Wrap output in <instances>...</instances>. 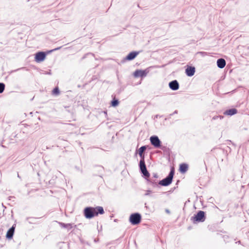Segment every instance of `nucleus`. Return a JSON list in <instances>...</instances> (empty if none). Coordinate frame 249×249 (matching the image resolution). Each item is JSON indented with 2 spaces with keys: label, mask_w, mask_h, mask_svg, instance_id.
<instances>
[{
  "label": "nucleus",
  "mask_w": 249,
  "mask_h": 249,
  "mask_svg": "<svg viewBox=\"0 0 249 249\" xmlns=\"http://www.w3.org/2000/svg\"><path fill=\"white\" fill-rule=\"evenodd\" d=\"M84 215L86 218L90 219L98 214H102L104 213V209L102 207L97 206L96 207H87L84 209Z\"/></svg>",
  "instance_id": "obj_1"
},
{
  "label": "nucleus",
  "mask_w": 249,
  "mask_h": 249,
  "mask_svg": "<svg viewBox=\"0 0 249 249\" xmlns=\"http://www.w3.org/2000/svg\"><path fill=\"white\" fill-rule=\"evenodd\" d=\"M146 147L145 146H142L139 149V155L141 157V160L140 161V168L142 173L143 175L146 178H149L150 175L146 169V167L144 161V156L143 154V152L146 149Z\"/></svg>",
  "instance_id": "obj_2"
},
{
  "label": "nucleus",
  "mask_w": 249,
  "mask_h": 249,
  "mask_svg": "<svg viewBox=\"0 0 249 249\" xmlns=\"http://www.w3.org/2000/svg\"><path fill=\"white\" fill-rule=\"evenodd\" d=\"M174 173V171L171 170L168 176L166 178L160 181L159 184L164 186H166L170 185L172 182Z\"/></svg>",
  "instance_id": "obj_3"
},
{
  "label": "nucleus",
  "mask_w": 249,
  "mask_h": 249,
  "mask_svg": "<svg viewBox=\"0 0 249 249\" xmlns=\"http://www.w3.org/2000/svg\"><path fill=\"white\" fill-rule=\"evenodd\" d=\"M141 215L138 213L132 214L129 217V221L132 225H137L140 223Z\"/></svg>",
  "instance_id": "obj_4"
},
{
  "label": "nucleus",
  "mask_w": 249,
  "mask_h": 249,
  "mask_svg": "<svg viewBox=\"0 0 249 249\" xmlns=\"http://www.w3.org/2000/svg\"><path fill=\"white\" fill-rule=\"evenodd\" d=\"M205 213L203 211H200L199 212L192 218L194 222H203L205 220Z\"/></svg>",
  "instance_id": "obj_5"
},
{
  "label": "nucleus",
  "mask_w": 249,
  "mask_h": 249,
  "mask_svg": "<svg viewBox=\"0 0 249 249\" xmlns=\"http://www.w3.org/2000/svg\"><path fill=\"white\" fill-rule=\"evenodd\" d=\"M151 144L156 148H159L160 146V141L158 136H153L150 138Z\"/></svg>",
  "instance_id": "obj_6"
},
{
  "label": "nucleus",
  "mask_w": 249,
  "mask_h": 249,
  "mask_svg": "<svg viewBox=\"0 0 249 249\" xmlns=\"http://www.w3.org/2000/svg\"><path fill=\"white\" fill-rule=\"evenodd\" d=\"M46 57V54L42 52H40L36 54L35 60L37 62L43 61Z\"/></svg>",
  "instance_id": "obj_7"
},
{
  "label": "nucleus",
  "mask_w": 249,
  "mask_h": 249,
  "mask_svg": "<svg viewBox=\"0 0 249 249\" xmlns=\"http://www.w3.org/2000/svg\"><path fill=\"white\" fill-rule=\"evenodd\" d=\"M196 69L194 67L187 66L185 70V73L188 76H192L194 75Z\"/></svg>",
  "instance_id": "obj_8"
},
{
  "label": "nucleus",
  "mask_w": 249,
  "mask_h": 249,
  "mask_svg": "<svg viewBox=\"0 0 249 249\" xmlns=\"http://www.w3.org/2000/svg\"><path fill=\"white\" fill-rule=\"evenodd\" d=\"M147 74V72L145 71L138 70L134 72V76L135 77H144Z\"/></svg>",
  "instance_id": "obj_9"
},
{
  "label": "nucleus",
  "mask_w": 249,
  "mask_h": 249,
  "mask_svg": "<svg viewBox=\"0 0 249 249\" xmlns=\"http://www.w3.org/2000/svg\"><path fill=\"white\" fill-rule=\"evenodd\" d=\"M169 86L170 88L173 90H176L179 88V84L177 80L170 82L169 84Z\"/></svg>",
  "instance_id": "obj_10"
},
{
  "label": "nucleus",
  "mask_w": 249,
  "mask_h": 249,
  "mask_svg": "<svg viewBox=\"0 0 249 249\" xmlns=\"http://www.w3.org/2000/svg\"><path fill=\"white\" fill-rule=\"evenodd\" d=\"M217 67L220 69L223 68L226 65V61L223 58L218 59L217 61Z\"/></svg>",
  "instance_id": "obj_11"
},
{
  "label": "nucleus",
  "mask_w": 249,
  "mask_h": 249,
  "mask_svg": "<svg viewBox=\"0 0 249 249\" xmlns=\"http://www.w3.org/2000/svg\"><path fill=\"white\" fill-rule=\"evenodd\" d=\"M15 231V227L13 225L7 232L6 237L8 239H11L13 236Z\"/></svg>",
  "instance_id": "obj_12"
},
{
  "label": "nucleus",
  "mask_w": 249,
  "mask_h": 249,
  "mask_svg": "<svg viewBox=\"0 0 249 249\" xmlns=\"http://www.w3.org/2000/svg\"><path fill=\"white\" fill-rule=\"evenodd\" d=\"M138 54V53L136 52H132L130 53L126 57V59L128 60H131L134 59L136 56Z\"/></svg>",
  "instance_id": "obj_13"
},
{
  "label": "nucleus",
  "mask_w": 249,
  "mask_h": 249,
  "mask_svg": "<svg viewBox=\"0 0 249 249\" xmlns=\"http://www.w3.org/2000/svg\"><path fill=\"white\" fill-rule=\"evenodd\" d=\"M188 169V165L186 163H182L179 166V171L181 173H185Z\"/></svg>",
  "instance_id": "obj_14"
},
{
  "label": "nucleus",
  "mask_w": 249,
  "mask_h": 249,
  "mask_svg": "<svg viewBox=\"0 0 249 249\" xmlns=\"http://www.w3.org/2000/svg\"><path fill=\"white\" fill-rule=\"evenodd\" d=\"M59 225L61 226V227L64 228H67L68 229H71L72 226L71 224H65L63 223H59Z\"/></svg>",
  "instance_id": "obj_15"
},
{
  "label": "nucleus",
  "mask_w": 249,
  "mask_h": 249,
  "mask_svg": "<svg viewBox=\"0 0 249 249\" xmlns=\"http://www.w3.org/2000/svg\"><path fill=\"white\" fill-rule=\"evenodd\" d=\"M223 113L225 115L232 116L233 115V108L226 110Z\"/></svg>",
  "instance_id": "obj_16"
},
{
  "label": "nucleus",
  "mask_w": 249,
  "mask_h": 249,
  "mask_svg": "<svg viewBox=\"0 0 249 249\" xmlns=\"http://www.w3.org/2000/svg\"><path fill=\"white\" fill-rule=\"evenodd\" d=\"M5 85L3 83H0V93L3 92L4 90Z\"/></svg>",
  "instance_id": "obj_17"
},
{
  "label": "nucleus",
  "mask_w": 249,
  "mask_h": 249,
  "mask_svg": "<svg viewBox=\"0 0 249 249\" xmlns=\"http://www.w3.org/2000/svg\"><path fill=\"white\" fill-rule=\"evenodd\" d=\"M118 104H119V102L117 100H114L111 102V105L113 107H116L118 105Z\"/></svg>",
  "instance_id": "obj_18"
},
{
  "label": "nucleus",
  "mask_w": 249,
  "mask_h": 249,
  "mask_svg": "<svg viewBox=\"0 0 249 249\" xmlns=\"http://www.w3.org/2000/svg\"><path fill=\"white\" fill-rule=\"evenodd\" d=\"M59 93V90L58 88H55L53 90V94L57 95Z\"/></svg>",
  "instance_id": "obj_19"
},
{
  "label": "nucleus",
  "mask_w": 249,
  "mask_h": 249,
  "mask_svg": "<svg viewBox=\"0 0 249 249\" xmlns=\"http://www.w3.org/2000/svg\"><path fill=\"white\" fill-rule=\"evenodd\" d=\"M147 181H148L150 183H151V184H152V185L153 186H155L157 185V181H155L154 180H152V179H147Z\"/></svg>",
  "instance_id": "obj_20"
},
{
  "label": "nucleus",
  "mask_w": 249,
  "mask_h": 249,
  "mask_svg": "<svg viewBox=\"0 0 249 249\" xmlns=\"http://www.w3.org/2000/svg\"><path fill=\"white\" fill-rule=\"evenodd\" d=\"M152 194V191L150 190H147L146 191V193L145 194V196H150Z\"/></svg>",
  "instance_id": "obj_21"
},
{
  "label": "nucleus",
  "mask_w": 249,
  "mask_h": 249,
  "mask_svg": "<svg viewBox=\"0 0 249 249\" xmlns=\"http://www.w3.org/2000/svg\"><path fill=\"white\" fill-rule=\"evenodd\" d=\"M60 48H61V47L54 49L52 50V51H51V52H53V51L58 50L60 49Z\"/></svg>",
  "instance_id": "obj_22"
},
{
  "label": "nucleus",
  "mask_w": 249,
  "mask_h": 249,
  "mask_svg": "<svg viewBox=\"0 0 249 249\" xmlns=\"http://www.w3.org/2000/svg\"><path fill=\"white\" fill-rule=\"evenodd\" d=\"M219 117L218 116H214V117L213 118V120H216V119H217L219 118V117Z\"/></svg>",
  "instance_id": "obj_23"
},
{
  "label": "nucleus",
  "mask_w": 249,
  "mask_h": 249,
  "mask_svg": "<svg viewBox=\"0 0 249 249\" xmlns=\"http://www.w3.org/2000/svg\"><path fill=\"white\" fill-rule=\"evenodd\" d=\"M153 177L156 178H158V175L156 174H154Z\"/></svg>",
  "instance_id": "obj_24"
},
{
  "label": "nucleus",
  "mask_w": 249,
  "mask_h": 249,
  "mask_svg": "<svg viewBox=\"0 0 249 249\" xmlns=\"http://www.w3.org/2000/svg\"><path fill=\"white\" fill-rule=\"evenodd\" d=\"M219 116V117H219V118L220 119H221H221H222L223 118V116Z\"/></svg>",
  "instance_id": "obj_25"
},
{
  "label": "nucleus",
  "mask_w": 249,
  "mask_h": 249,
  "mask_svg": "<svg viewBox=\"0 0 249 249\" xmlns=\"http://www.w3.org/2000/svg\"><path fill=\"white\" fill-rule=\"evenodd\" d=\"M234 114H236L237 112V111L235 109H234Z\"/></svg>",
  "instance_id": "obj_26"
}]
</instances>
